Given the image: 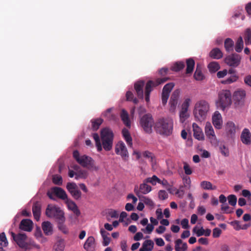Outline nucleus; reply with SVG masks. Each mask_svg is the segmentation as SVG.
<instances>
[{
	"instance_id": "1",
	"label": "nucleus",
	"mask_w": 251,
	"mask_h": 251,
	"mask_svg": "<svg viewBox=\"0 0 251 251\" xmlns=\"http://www.w3.org/2000/svg\"><path fill=\"white\" fill-rule=\"evenodd\" d=\"M210 105L208 101L202 99L197 100L193 107V114L196 121H204L210 112Z\"/></svg>"
},
{
	"instance_id": "2",
	"label": "nucleus",
	"mask_w": 251,
	"mask_h": 251,
	"mask_svg": "<svg viewBox=\"0 0 251 251\" xmlns=\"http://www.w3.org/2000/svg\"><path fill=\"white\" fill-rule=\"evenodd\" d=\"M173 127V120L172 118L169 117L160 118L155 125L156 131L160 134L165 136H168L172 134Z\"/></svg>"
},
{
	"instance_id": "3",
	"label": "nucleus",
	"mask_w": 251,
	"mask_h": 251,
	"mask_svg": "<svg viewBox=\"0 0 251 251\" xmlns=\"http://www.w3.org/2000/svg\"><path fill=\"white\" fill-rule=\"evenodd\" d=\"M232 103L231 94L229 90L223 89L218 94V98L215 101V105L217 109L225 111L228 109Z\"/></svg>"
},
{
	"instance_id": "4",
	"label": "nucleus",
	"mask_w": 251,
	"mask_h": 251,
	"mask_svg": "<svg viewBox=\"0 0 251 251\" xmlns=\"http://www.w3.org/2000/svg\"><path fill=\"white\" fill-rule=\"evenodd\" d=\"M73 156L78 163L84 167L87 168L90 171L97 172L99 170V166L95 164V161L91 157L86 155H81L77 151L73 152Z\"/></svg>"
},
{
	"instance_id": "5",
	"label": "nucleus",
	"mask_w": 251,
	"mask_h": 251,
	"mask_svg": "<svg viewBox=\"0 0 251 251\" xmlns=\"http://www.w3.org/2000/svg\"><path fill=\"white\" fill-rule=\"evenodd\" d=\"M146 112V109L143 107L139 109L140 115L139 125L144 132L147 133H151L152 132V127L154 124V120L151 114H142Z\"/></svg>"
},
{
	"instance_id": "6",
	"label": "nucleus",
	"mask_w": 251,
	"mask_h": 251,
	"mask_svg": "<svg viewBox=\"0 0 251 251\" xmlns=\"http://www.w3.org/2000/svg\"><path fill=\"white\" fill-rule=\"evenodd\" d=\"M100 136L103 149L105 151L111 150L114 140V133L112 129L109 127L102 128Z\"/></svg>"
},
{
	"instance_id": "7",
	"label": "nucleus",
	"mask_w": 251,
	"mask_h": 251,
	"mask_svg": "<svg viewBox=\"0 0 251 251\" xmlns=\"http://www.w3.org/2000/svg\"><path fill=\"white\" fill-rule=\"evenodd\" d=\"M46 214L50 218L55 219L57 222H65V217L64 211L58 206L50 204L48 205Z\"/></svg>"
},
{
	"instance_id": "8",
	"label": "nucleus",
	"mask_w": 251,
	"mask_h": 251,
	"mask_svg": "<svg viewBox=\"0 0 251 251\" xmlns=\"http://www.w3.org/2000/svg\"><path fill=\"white\" fill-rule=\"evenodd\" d=\"M192 103V98L185 97L179 107V117L180 122L183 123L190 116V108Z\"/></svg>"
},
{
	"instance_id": "9",
	"label": "nucleus",
	"mask_w": 251,
	"mask_h": 251,
	"mask_svg": "<svg viewBox=\"0 0 251 251\" xmlns=\"http://www.w3.org/2000/svg\"><path fill=\"white\" fill-rule=\"evenodd\" d=\"M168 79V77H163L162 78H158L156 80L155 82L150 80L148 81L145 86V98L146 102L150 101V95L151 92L152 91L153 87L156 86L160 84L163 83Z\"/></svg>"
},
{
	"instance_id": "10",
	"label": "nucleus",
	"mask_w": 251,
	"mask_h": 251,
	"mask_svg": "<svg viewBox=\"0 0 251 251\" xmlns=\"http://www.w3.org/2000/svg\"><path fill=\"white\" fill-rule=\"evenodd\" d=\"M10 233L13 240L17 243L19 247L25 250H29L30 248L29 247L28 242H26L27 236L25 234L19 233L15 234L13 232L11 231Z\"/></svg>"
},
{
	"instance_id": "11",
	"label": "nucleus",
	"mask_w": 251,
	"mask_h": 251,
	"mask_svg": "<svg viewBox=\"0 0 251 251\" xmlns=\"http://www.w3.org/2000/svg\"><path fill=\"white\" fill-rule=\"evenodd\" d=\"M204 132L206 136L209 140L211 144L217 145L218 143L214 128L209 122L205 123Z\"/></svg>"
},
{
	"instance_id": "12",
	"label": "nucleus",
	"mask_w": 251,
	"mask_h": 251,
	"mask_svg": "<svg viewBox=\"0 0 251 251\" xmlns=\"http://www.w3.org/2000/svg\"><path fill=\"white\" fill-rule=\"evenodd\" d=\"M241 56L237 53H232L225 58V63L229 67L236 68L239 66L241 61Z\"/></svg>"
},
{
	"instance_id": "13",
	"label": "nucleus",
	"mask_w": 251,
	"mask_h": 251,
	"mask_svg": "<svg viewBox=\"0 0 251 251\" xmlns=\"http://www.w3.org/2000/svg\"><path fill=\"white\" fill-rule=\"evenodd\" d=\"M74 170H69L68 173L69 177L72 178L75 176V179L78 180L86 179L88 176V172L87 171L80 169L77 166L74 168Z\"/></svg>"
},
{
	"instance_id": "14",
	"label": "nucleus",
	"mask_w": 251,
	"mask_h": 251,
	"mask_svg": "<svg viewBox=\"0 0 251 251\" xmlns=\"http://www.w3.org/2000/svg\"><path fill=\"white\" fill-rule=\"evenodd\" d=\"M180 95V90H175L172 93L169 102V111L174 113L176 111Z\"/></svg>"
},
{
	"instance_id": "15",
	"label": "nucleus",
	"mask_w": 251,
	"mask_h": 251,
	"mask_svg": "<svg viewBox=\"0 0 251 251\" xmlns=\"http://www.w3.org/2000/svg\"><path fill=\"white\" fill-rule=\"evenodd\" d=\"M49 197L51 200H55L54 195H56L57 197L66 200L67 199V195L65 191L61 188L54 187L52 188L47 193Z\"/></svg>"
},
{
	"instance_id": "16",
	"label": "nucleus",
	"mask_w": 251,
	"mask_h": 251,
	"mask_svg": "<svg viewBox=\"0 0 251 251\" xmlns=\"http://www.w3.org/2000/svg\"><path fill=\"white\" fill-rule=\"evenodd\" d=\"M115 151L117 154L126 159L128 156V152L125 144L123 141H119L115 145Z\"/></svg>"
},
{
	"instance_id": "17",
	"label": "nucleus",
	"mask_w": 251,
	"mask_h": 251,
	"mask_svg": "<svg viewBox=\"0 0 251 251\" xmlns=\"http://www.w3.org/2000/svg\"><path fill=\"white\" fill-rule=\"evenodd\" d=\"M175 84L173 82L169 83L166 84L162 90V97H161V101L163 105L166 104L169 97L170 96V93L173 87H174Z\"/></svg>"
},
{
	"instance_id": "18",
	"label": "nucleus",
	"mask_w": 251,
	"mask_h": 251,
	"mask_svg": "<svg viewBox=\"0 0 251 251\" xmlns=\"http://www.w3.org/2000/svg\"><path fill=\"white\" fill-rule=\"evenodd\" d=\"M212 123L216 129H220L223 127V121L222 115L218 111H215L212 115Z\"/></svg>"
},
{
	"instance_id": "19",
	"label": "nucleus",
	"mask_w": 251,
	"mask_h": 251,
	"mask_svg": "<svg viewBox=\"0 0 251 251\" xmlns=\"http://www.w3.org/2000/svg\"><path fill=\"white\" fill-rule=\"evenodd\" d=\"M66 188L74 199L78 200L81 196V192L78 189L77 185L74 182L68 183Z\"/></svg>"
},
{
	"instance_id": "20",
	"label": "nucleus",
	"mask_w": 251,
	"mask_h": 251,
	"mask_svg": "<svg viewBox=\"0 0 251 251\" xmlns=\"http://www.w3.org/2000/svg\"><path fill=\"white\" fill-rule=\"evenodd\" d=\"M228 74H230V75L226 79L223 80L222 83L224 84H230L236 82L238 80L239 76L237 74L235 70L230 69L228 70Z\"/></svg>"
},
{
	"instance_id": "21",
	"label": "nucleus",
	"mask_w": 251,
	"mask_h": 251,
	"mask_svg": "<svg viewBox=\"0 0 251 251\" xmlns=\"http://www.w3.org/2000/svg\"><path fill=\"white\" fill-rule=\"evenodd\" d=\"M192 128L194 136L196 139L199 141L204 140V136L202 130L196 123H194L192 124Z\"/></svg>"
},
{
	"instance_id": "22",
	"label": "nucleus",
	"mask_w": 251,
	"mask_h": 251,
	"mask_svg": "<svg viewBox=\"0 0 251 251\" xmlns=\"http://www.w3.org/2000/svg\"><path fill=\"white\" fill-rule=\"evenodd\" d=\"M145 85V82L143 80H139L136 82L134 84V89L136 92L138 97L140 99H143L144 92L143 88Z\"/></svg>"
},
{
	"instance_id": "23",
	"label": "nucleus",
	"mask_w": 251,
	"mask_h": 251,
	"mask_svg": "<svg viewBox=\"0 0 251 251\" xmlns=\"http://www.w3.org/2000/svg\"><path fill=\"white\" fill-rule=\"evenodd\" d=\"M241 140L245 145L251 144V133L248 128H244L241 134Z\"/></svg>"
},
{
	"instance_id": "24",
	"label": "nucleus",
	"mask_w": 251,
	"mask_h": 251,
	"mask_svg": "<svg viewBox=\"0 0 251 251\" xmlns=\"http://www.w3.org/2000/svg\"><path fill=\"white\" fill-rule=\"evenodd\" d=\"M193 232L198 236L204 235L209 236L211 232L210 229H204L202 226H195L193 229Z\"/></svg>"
},
{
	"instance_id": "25",
	"label": "nucleus",
	"mask_w": 251,
	"mask_h": 251,
	"mask_svg": "<svg viewBox=\"0 0 251 251\" xmlns=\"http://www.w3.org/2000/svg\"><path fill=\"white\" fill-rule=\"evenodd\" d=\"M65 203L68 209L72 211L76 216H78L80 214V211L75 202L67 198L65 200Z\"/></svg>"
},
{
	"instance_id": "26",
	"label": "nucleus",
	"mask_w": 251,
	"mask_h": 251,
	"mask_svg": "<svg viewBox=\"0 0 251 251\" xmlns=\"http://www.w3.org/2000/svg\"><path fill=\"white\" fill-rule=\"evenodd\" d=\"M20 228L26 231H31L33 228V223L29 219L23 220L20 225Z\"/></svg>"
},
{
	"instance_id": "27",
	"label": "nucleus",
	"mask_w": 251,
	"mask_h": 251,
	"mask_svg": "<svg viewBox=\"0 0 251 251\" xmlns=\"http://www.w3.org/2000/svg\"><path fill=\"white\" fill-rule=\"evenodd\" d=\"M42 228L44 231V233L46 235H51L53 233V228L52 224L49 222L45 221L42 224Z\"/></svg>"
},
{
	"instance_id": "28",
	"label": "nucleus",
	"mask_w": 251,
	"mask_h": 251,
	"mask_svg": "<svg viewBox=\"0 0 251 251\" xmlns=\"http://www.w3.org/2000/svg\"><path fill=\"white\" fill-rule=\"evenodd\" d=\"M95 239L93 236L89 237L84 245V248L87 251H93L95 249Z\"/></svg>"
},
{
	"instance_id": "29",
	"label": "nucleus",
	"mask_w": 251,
	"mask_h": 251,
	"mask_svg": "<svg viewBox=\"0 0 251 251\" xmlns=\"http://www.w3.org/2000/svg\"><path fill=\"white\" fill-rule=\"evenodd\" d=\"M225 130L228 135H233L236 132V126L232 121L227 122L225 125Z\"/></svg>"
},
{
	"instance_id": "30",
	"label": "nucleus",
	"mask_w": 251,
	"mask_h": 251,
	"mask_svg": "<svg viewBox=\"0 0 251 251\" xmlns=\"http://www.w3.org/2000/svg\"><path fill=\"white\" fill-rule=\"evenodd\" d=\"M65 243L64 239H58L53 246L52 251H64Z\"/></svg>"
},
{
	"instance_id": "31",
	"label": "nucleus",
	"mask_w": 251,
	"mask_h": 251,
	"mask_svg": "<svg viewBox=\"0 0 251 251\" xmlns=\"http://www.w3.org/2000/svg\"><path fill=\"white\" fill-rule=\"evenodd\" d=\"M188 248L186 243H184L181 239H177L175 242L176 251H186Z\"/></svg>"
},
{
	"instance_id": "32",
	"label": "nucleus",
	"mask_w": 251,
	"mask_h": 251,
	"mask_svg": "<svg viewBox=\"0 0 251 251\" xmlns=\"http://www.w3.org/2000/svg\"><path fill=\"white\" fill-rule=\"evenodd\" d=\"M122 135L125 140L129 147H132V139L128 130L124 128L122 130Z\"/></svg>"
},
{
	"instance_id": "33",
	"label": "nucleus",
	"mask_w": 251,
	"mask_h": 251,
	"mask_svg": "<svg viewBox=\"0 0 251 251\" xmlns=\"http://www.w3.org/2000/svg\"><path fill=\"white\" fill-rule=\"evenodd\" d=\"M34 236L36 239L41 243H43L47 241V238L44 236L40 227H37L36 228L34 232Z\"/></svg>"
},
{
	"instance_id": "34",
	"label": "nucleus",
	"mask_w": 251,
	"mask_h": 251,
	"mask_svg": "<svg viewBox=\"0 0 251 251\" xmlns=\"http://www.w3.org/2000/svg\"><path fill=\"white\" fill-rule=\"evenodd\" d=\"M40 210H41L40 204L38 202L34 203L33 206V207H32V212H33V214L34 218L37 221L40 220V213H41Z\"/></svg>"
},
{
	"instance_id": "35",
	"label": "nucleus",
	"mask_w": 251,
	"mask_h": 251,
	"mask_svg": "<svg viewBox=\"0 0 251 251\" xmlns=\"http://www.w3.org/2000/svg\"><path fill=\"white\" fill-rule=\"evenodd\" d=\"M222 51L218 48H214L209 52V56L213 59H219L223 57Z\"/></svg>"
},
{
	"instance_id": "36",
	"label": "nucleus",
	"mask_w": 251,
	"mask_h": 251,
	"mask_svg": "<svg viewBox=\"0 0 251 251\" xmlns=\"http://www.w3.org/2000/svg\"><path fill=\"white\" fill-rule=\"evenodd\" d=\"M121 117L124 124L127 127H130L131 124L127 112L123 109L121 113Z\"/></svg>"
},
{
	"instance_id": "37",
	"label": "nucleus",
	"mask_w": 251,
	"mask_h": 251,
	"mask_svg": "<svg viewBox=\"0 0 251 251\" xmlns=\"http://www.w3.org/2000/svg\"><path fill=\"white\" fill-rule=\"evenodd\" d=\"M154 243L151 240H147L144 241L142 245V250L145 251H151L153 248Z\"/></svg>"
},
{
	"instance_id": "38",
	"label": "nucleus",
	"mask_w": 251,
	"mask_h": 251,
	"mask_svg": "<svg viewBox=\"0 0 251 251\" xmlns=\"http://www.w3.org/2000/svg\"><path fill=\"white\" fill-rule=\"evenodd\" d=\"M233 96L235 100L237 101L242 100L246 97V92L244 90H238L234 92Z\"/></svg>"
},
{
	"instance_id": "39",
	"label": "nucleus",
	"mask_w": 251,
	"mask_h": 251,
	"mask_svg": "<svg viewBox=\"0 0 251 251\" xmlns=\"http://www.w3.org/2000/svg\"><path fill=\"white\" fill-rule=\"evenodd\" d=\"M93 137L95 141V146L98 151L100 152L102 150V143L100 142V136L97 133H94Z\"/></svg>"
},
{
	"instance_id": "40",
	"label": "nucleus",
	"mask_w": 251,
	"mask_h": 251,
	"mask_svg": "<svg viewBox=\"0 0 251 251\" xmlns=\"http://www.w3.org/2000/svg\"><path fill=\"white\" fill-rule=\"evenodd\" d=\"M143 155L149 159V161L151 163L152 168L155 169L156 160L154 155L150 152L145 151Z\"/></svg>"
},
{
	"instance_id": "41",
	"label": "nucleus",
	"mask_w": 251,
	"mask_h": 251,
	"mask_svg": "<svg viewBox=\"0 0 251 251\" xmlns=\"http://www.w3.org/2000/svg\"><path fill=\"white\" fill-rule=\"evenodd\" d=\"M201 187L204 190H216L217 187L208 181H202L200 184Z\"/></svg>"
},
{
	"instance_id": "42",
	"label": "nucleus",
	"mask_w": 251,
	"mask_h": 251,
	"mask_svg": "<svg viewBox=\"0 0 251 251\" xmlns=\"http://www.w3.org/2000/svg\"><path fill=\"white\" fill-rule=\"evenodd\" d=\"M234 42L230 38H227L225 41V48L226 51L230 52L233 50Z\"/></svg>"
},
{
	"instance_id": "43",
	"label": "nucleus",
	"mask_w": 251,
	"mask_h": 251,
	"mask_svg": "<svg viewBox=\"0 0 251 251\" xmlns=\"http://www.w3.org/2000/svg\"><path fill=\"white\" fill-rule=\"evenodd\" d=\"M208 68L210 72L215 73L220 69V66L218 62L213 61L208 65Z\"/></svg>"
},
{
	"instance_id": "44",
	"label": "nucleus",
	"mask_w": 251,
	"mask_h": 251,
	"mask_svg": "<svg viewBox=\"0 0 251 251\" xmlns=\"http://www.w3.org/2000/svg\"><path fill=\"white\" fill-rule=\"evenodd\" d=\"M119 213L117 210L110 209L108 210L107 212V220L110 221L111 218H117L118 217Z\"/></svg>"
},
{
	"instance_id": "45",
	"label": "nucleus",
	"mask_w": 251,
	"mask_h": 251,
	"mask_svg": "<svg viewBox=\"0 0 251 251\" xmlns=\"http://www.w3.org/2000/svg\"><path fill=\"white\" fill-rule=\"evenodd\" d=\"M244 46V42L242 37H240L237 40L235 44V50L237 52L242 51Z\"/></svg>"
},
{
	"instance_id": "46",
	"label": "nucleus",
	"mask_w": 251,
	"mask_h": 251,
	"mask_svg": "<svg viewBox=\"0 0 251 251\" xmlns=\"http://www.w3.org/2000/svg\"><path fill=\"white\" fill-rule=\"evenodd\" d=\"M187 64V68H186V73L189 74L191 73L194 69V67L195 66V61L192 58H189L186 61Z\"/></svg>"
},
{
	"instance_id": "47",
	"label": "nucleus",
	"mask_w": 251,
	"mask_h": 251,
	"mask_svg": "<svg viewBox=\"0 0 251 251\" xmlns=\"http://www.w3.org/2000/svg\"><path fill=\"white\" fill-rule=\"evenodd\" d=\"M140 190L142 193L147 194L151 191V187L144 181V182L140 185Z\"/></svg>"
},
{
	"instance_id": "48",
	"label": "nucleus",
	"mask_w": 251,
	"mask_h": 251,
	"mask_svg": "<svg viewBox=\"0 0 251 251\" xmlns=\"http://www.w3.org/2000/svg\"><path fill=\"white\" fill-rule=\"evenodd\" d=\"M194 77L197 80H202L204 79V76L202 74L201 69L199 67V65H197L196 70L194 74Z\"/></svg>"
},
{
	"instance_id": "49",
	"label": "nucleus",
	"mask_w": 251,
	"mask_h": 251,
	"mask_svg": "<svg viewBox=\"0 0 251 251\" xmlns=\"http://www.w3.org/2000/svg\"><path fill=\"white\" fill-rule=\"evenodd\" d=\"M103 120L101 118H97L96 119L92 120L91 121L92 123V127L94 130H97L100 126V125L102 123Z\"/></svg>"
},
{
	"instance_id": "50",
	"label": "nucleus",
	"mask_w": 251,
	"mask_h": 251,
	"mask_svg": "<svg viewBox=\"0 0 251 251\" xmlns=\"http://www.w3.org/2000/svg\"><path fill=\"white\" fill-rule=\"evenodd\" d=\"M184 67V63L183 62H177L174 63L171 67V70L177 72Z\"/></svg>"
},
{
	"instance_id": "51",
	"label": "nucleus",
	"mask_w": 251,
	"mask_h": 251,
	"mask_svg": "<svg viewBox=\"0 0 251 251\" xmlns=\"http://www.w3.org/2000/svg\"><path fill=\"white\" fill-rule=\"evenodd\" d=\"M159 181L160 179L155 175L151 177H148L145 180L146 183H150L152 185H155Z\"/></svg>"
},
{
	"instance_id": "52",
	"label": "nucleus",
	"mask_w": 251,
	"mask_h": 251,
	"mask_svg": "<svg viewBox=\"0 0 251 251\" xmlns=\"http://www.w3.org/2000/svg\"><path fill=\"white\" fill-rule=\"evenodd\" d=\"M8 245V242L4 232L0 234V245L1 247H5Z\"/></svg>"
},
{
	"instance_id": "53",
	"label": "nucleus",
	"mask_w": 251,
	"mask_h": 251,
	"mask_svg": "<svg viewBox=\"0 0 251 251\" xmlns=\"http://www.w3.org/2000/svg\"><path fill=\"white\" fill-rule=\"evenodd\" d=\"M140 201L150 207H153L154 205L153 201L148 197H143L140 198Z\"/></svg>"
},
{
	"instance_id": "54",
	"label": "nucleus",
	"mask_w": 251,
	"mask_h": 251,
	"mask_svg": "<svg viewBox=\"0 0 251 251\" xmlns=\"http://www.w3.org/2000/svg\"><path fill=\"white\" fill-rule=\"evenodd\" d=\"M153 225L149 224L146 225L145 228H142L141 231L144 233L150 234L154 229Z\"/></svg>"
},
{
	"instance_id": "55",
	"label": "nucleus",
	"mask_w": 251,
	"mask_h": 251,
	"mask_svg": "<svg viewBox=\"0 0 251 251\" xmlns=\"http://www.w3.org/2000/svg\"><path fill=\"white\" fill-rule=\"evenodd\" d=\"M126 100L128 101H132L135 104L137 103L138 100L134 97V95L130 91H127L126 94Z\"/></svg>"
},
{
	"instance_id": "56",
	"label": "nucleus",
	"mask_w": 251,
	"mask_h": 251,
	"mask_svg": "<svg viewBox=\"0 0 251 251\" xmlns=\"http://www.w3.org/2000/svg\"><path fill=\"white\" fill-rule=\"evenodd\" d=\"M245 41L246 44H251V30L249 28L246 30Z\"/></svg>"
},
{
	"instance_id": "57",
	"label": "nucleus",
	"mask_w": 251,
	"mask_h": 251,
	"mask_svg": "<svg viewBox=\"0 0 251 251\" xmlns=\"http://www.w3.org/2000/svg\"><path fill=\"white\" fill-rule=\"evenodd\" d=\"M113 109V108H110L107 109L106 111L102 113V116L104 117L107 118L109 120H111L112 119H113V116L111 113Z\"/></svg>"
},
{
	"instance_id": "58",
	"label": "nucleus",
	"mask_w": 251,
	"mask_h": 251,
	"mask_svg": "<svg viewBox=\"0 0 251 251\" xmlns=\"http://www.w3.org/2000/svg\"><path fill=\"white\" fill-rule=\"evenodd\" d=\"M183 183L185 187L190 188L191 187V181L190 177L183 176L182 177Z\"/></svg>"
},
{
	"instance_id": "59",
	"label": "nucleus",
	"mask_w": 251,
	"mask_h": 251,
	"mask_svg": "<svg viewBox=\"0 0 251 251\" xmlns=\"http://www.w3.org/2000/svg\"><path fill=\"white\" fill-rule=\"evenodd\" d=\"M242 13L243 10L242 9H239V10L235 12L232 16V18L234 19H236V18H240L241 20H243L245 17L242 15Z\"/></svg>"
},
{
	"instance_id": "60",
	"label": "nucleus",
	"mask_w": 251,
	"mask_h": 251,
	"mask_svg": "<svg viewBox=\"0 0 251 251\" xmlns=\"http://www.w3.org/2000/svg\"><path fill=\"white\" fill-rule=\"evenodd\" d=\"M53 182L56 185H61L62 183V177L59 175H55L52 177Z\"/></svg>"
},
{
	"instance_id": "61",
	"label": "nucleus",
	"mask_w": 251,
	"mask_h": 251,
	"mask_svg": "<svg viewBox=\"0 0 251 251\" xmlns=\"http://www.w3.org/2000/svg\"><path fill=\"white\" fill-rule=\"evenodd\" d=\"M228 203L232 205L235 206L237 203V198L235 195H229L228 198Z\"/></svg>"
},
{
	"instance_id": "62",
	"label": "nucleus",
	"mask_w": 251,
	"mask_h": 251,
	"mask_svg": "<svg viewBox=\"0 0 251 251\" xmlns=\"http://www.w3.org/2000/svg\"><path fill=\"white\" fill-rule=\"evenodd\" d=\"M59 229L64 233L67 234L68 233V228L64 224V222H58Z\"/></svg>"
},
{
	"instance_id": "63",
	"label": "nucleus",
	"mask_w": 251,
	"mask_h": 251,
	"mask_svg": "<svg viewBox=\"0 0 251 251\" xmlns=\"http://www.w3.org/2000/svg\"><path fill=\"white\" fill-rule=\"evenodd\" d=\"M230 225L233 227L234 229L236 230H239L241 229V224L240 222L234 221L230 222Z\"/></svg>"
},
{
	"instance_id": "64",
	"label": "nucleus",
	"mask_w": 251,
	"mask_h": 251,
	"mask_svg": "<svg viewBox=\"0 0 251 251\" xmlns=\"http://www.w3.org/2000/svg\"><path fill=\"white\" fill-rule=\"evenodd\" d=\"M183 169L185 174L187 175H190L192 174V170L190 166L186 163H184Z\"/></svg>"
}]
</instances>
